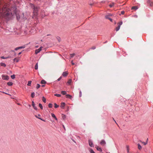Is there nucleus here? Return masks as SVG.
I'll return each instance as SVG.
<instances>
[{"label":"nucleus","instance_id":"nucleus-1","mask_svg":"<svg viewBox=\"0 0 153 153\" xmlns=\"http://www.w3.org/2000/svg\"><path fill=\"white\" fill-rule=\"evenodd\" d=\"M3 1L0 0V17L9 20L12 18L14 13L16 14V8L15 7H13L10 9L8 8L7 4H5L1 10V7L3 6Z\"/></svg>","mask_w":153,"mask_h":153},{"label":"nucleus","instance_id":"nucleus-2","mask_svg":"<svg viewBox=\"0 0 153 153\" xmlns=\"http://www.w3.org/2000/svg\"><path fill=\"white\" fill-rule=\"evenodd\" d=\"M31 5L32 7L33 8V9L34 14V15H36L39 10V8L37 7H35L34 5L32 4H31Z\"/></svg>","mask_w":153,"mask_h":153},{"label":"nucleus","instance_id":"nucleus-3","mask_svg":"<svg viewBox=\"0 0 153 153\" xmlns=\"http://www.w3.org/2000/svg\"><path fill=\"white\" fill-rule=\"evenodd\" d=\"M123 22L122 21L118 23L117 25H118V27H117L116 28V31H118L120 29V26L122 24Z\"/></svg>","mask_w":153,"mask_h":153},{"label":"nucleus","instance_id":"nucleus-4","mask_svg":"<svg viewBox=\"0 0 153 153\" xmlns=\"http://www.w3.org/2000/svg\"><path fill=\"white\" fill-rule=\"evenodd\" d=\"M88 144L89 146L91 147H94V145L93 143V142L92 140H88Z\"/></svg>","mask_w":153,"mask_h":153},{"label":"nucleus","instance_id":"nucleus-5","mask_svg":"<svg viewBox=\"0 0 153 153\" xmlns=\"http://www.w3.org/2000/svg\"><path fill=\"white\" fill-rule=\"evenodd\" d=\"M42 47H41L39 48L38 49H36L35 51V53L36 54L39 53L41 50Z\"/></svg>","mask_w":153,"mask_h":153},{"label":"nucleus","instance_id":"nucleus-6","mask_svg":"<svg viewBox=\"0 0 153 153\" xmlns=\"http://www.w3.org/2000/svg\"><path fill=\"white\" fill-rule=\"evenodd\" d=\"M111 15L109 14L108 15H107L105 16V18L106 19H108L110 20V21L111 22H112V19L110 18V16H111Z\"/></svg>","mask_w":153,"mask_h":153},{"label":"nucleus","instance_id":"nucleus-7","mask_svg":"<svg viewBox=\"0 0 153 153\" xmlns=\"http://www.w3.org/2000/svg\"><path fill=\"white\" fill-rule=\"evenodd\" d=\"M32 105L34 109H35L36 110H37V107L35 105V104L34 103L33 101V100L32 101Z\"/></svg>","mask_w":153,"mask_h":153},{"label":"nucleus","instance_id":"nucleus-8","mask_svg":"<svg viewBox=\"0 0 153 153\" xmlns=\"http://www.w3.org/2000/svg\"><path fill=\"white\" fill-rule=\"evenodd\" d=\"M2 79L4 80H7L9 79V77L7 76H5L4 75H2Z\"/></svg>","mask_w":153,"mask_h":153},{"label":"nucleus","instance_id":"nucleus-9","mask_svg":"<svg viewBox=\"0 0 153 153\" xmlns=\"http://www.w3.org/2000/svg\"><path fill=\"white\" fill-rule=\"evenodd\" d=\"M106 143L105 140H101L100 142V144L101 145H104L106 144Z\"/></svg>","mask_w":153,"mask_h":153},{"label":"nucleus","instance_id":"nucleus-10","mask_svg":"<svg viewBox=\"0 0 153 153\" xmlns=\"http://www.w3.org/2000/svg\"><path fill=\"white\" fill-rule=\"evenodd\" d=\"M65 103L64 102H62L61 103L60 107L62 109L64 108L65 106Z\"/></svg>","mask_w":153,"mask_h":153},{"label":"nucleus","instance_id":"nucleus-11","mask_svg":"<svg viewBox=\"0 0 153 153\" xmlns=\"http://www.w3.org/2000/svg\"><path fill=\"white\" fill-rule=\"evenodd\" d=\"M95 148L98 151L100 152H102V150L101 148L99 146H97V147H95Z\"/></svg>","mask_w":153,"mask_h":153},{"label":"nucleus","instance_id":"nucleus-12","mask_svg":"<svg viewBox=\"0 0 153 153\" xmlns=\"http://www.w3.org/2000/svg\"><path fill=\"white\" fill-rule=\"evenodd\" d=\"M25 46H21V47H18L16 48L15 49V50L16 51H17L19 49L24 48H25Z\"/></svg>","mask_w":153,"mask_h":153},{"label":"nucleus","instance_id":"nucleus-13","mask_svg":"<svg viewBox=\"0 0 153 153\" xmlns=\"http://www.w3.org/2000/svg\"><path fill=\"white\" fill-rule=\"evenodd\" d=\"M61 93V94L63 95H66L65 96H71L69 94H66V92L65 91H62Z\"/></svg>","mask_w":153,"mask_h":153},{"label":"nucleus","instance_id":"nucleus-14","mask_svg":"<svg viewBox=\"0 0 153 153\" xmlns=\"http://www.w3.org/2000/svg\"><path fill=\"white\" fill-rule=\"evenodd\" d=\"M51 115L52 117L53 118H54L55 120H57V119L56 117V116L53 113H51Z\"/></svg>","mask_w":153,"mask_h":153},{"label":"nucleus","instance_id":"nucleus-15","mask_svg":"<svg viewBox=\"0 0 153 153\" xmlns=\"http://www.w3.org/2000/svg\"><path fill=\"white\" fill-rule=\"evenodd\" d=\"M68 72L65 71V72H64L63 73L62 75L63 76L65 77V76H66L68 75Z\"/></svg>","mask_w":153,"mask_h":153},{"label":"nucleus","instance_id":"nucleus-16","mask_svg":"<svg viewBox=\"0 0 153 153\" xmlns=\"http://www.w3.org/2000/svg\"><path fill=\"white\" fill-rule=\"evenodd\" d=\"M148 140V138H147V139L146 142H142L141 141H140V142H142V143H143L144 145H146L147 144Z\"/></svg>","mask_w":153,"mask_h":153},{"label":"nucleus","instance_id":"nucleus-17","mask_svg":"<svg viewBox=\"0 0 153 153\" xmlns=\"http://www.w3.org/2000/svg\"><path fill=\"white\" fill-rule=\"evenodd\" d=\"M62 119L64 120H65V119L66 117V115L63 114H62Z\"/></svg>","mask_w":153,"mask_h":153},{"label":"nucleus","instance_id":"nucleus-18","mask_svg":"<svg viewBox=\"0 0 153 153\" xmlns=\"http://www.w3.org/2000/svg\"><path fill=\"white\" fill-rule=\"evenodd\" d=\"M138 145V148L140 150L142 148V146H141L140 144L139 143H138L137 144Z\"/></svg>","mask_w":153,"mask_h":153},{"label":"nucleus","instance_id":"nucleus-19","mask_svg":"<svg viewBox=\"0 0 153 153\" xmlns=\"http://www.w3.org/2000/svg\"><path fill=\"white\" fill-rule=\"evenodd\" d=\"M89 152L90 153H95L93 150L91 148H90L89 150Z\"/></svg>","mask_w":153,"mask_h":153},{"label":"nucleus","instance_id":"nucleus-20","mask_svg":"<svg viewBox=\"0 0 153 153\" xmlns=\"http://www.w3.org/2000/svg\"><path fill=\"white\" fill-rule=\"evenodd\" d=\"M48 107H49V108H52L53 107L52 104L51 103H49L48 104Z\"/></svg>","mask_w":153,"mask_h":153},{"label":"nucleus","instance_id":"nucleus-21","mask_svg":"<svg viewBox=\"0 0 153 153\" xmlns=\"http://www.w3.org/2000/svg\"><path fill=\"white\" fill-rule=\"evenodd\" d=\"M39 106L41 109H43V106L41 103H39Z\"/></svg>","mask_w":153,"mask_h":153},{"label":"nucleus","instance_id":"nucleus-22","mask_svg":"<svg viewBox=\"0 0 153 153\" xmlns=\"http://www.w3.org/2000/svg\"><path fill=\"white\" fill-rule=\"evenodd\" d=\"M138 9V7L137 6H134L132 7L131 8L132 10H136Z\"/></svg>","mask_w":153,"mask_h":153},{"label":"nucleus","instance_id":"nucleus-23","mask_svg":"<svg viewBox=\"0 0 153 153\" xmlns=\"http://www.w3.org/2000/svg\"><path fill=\"white\" fill-rule=\"evenodd\" d=\"M46 82L44 80H42L41 83L42 84H44L46 83Z\"/></svg>","mask_w":153,"mask_h":153},{"label":"nucleus","instance_id":"nucleus-24","mask_svg":"<svg viewBox=\"0 0 153 153\" xmlns=\"http://www.w3.org/2000/svg\"><path fill=\"white\" fill-rule=\"evenodd\" d=\"M126 149H127V153H129V146H128L127 145L126 146Z\"/></svg>","mask_w":153,"mask_h":153},{"label":"nucleus","instance_id":"nucleus-25","mask_svg":"<svg viewBox=\"0 0 153 153\" xmlns=\"http://www.w3.org/2000/svg\"><path fill=\"white\" fill-rule=\"evenodd\" d=\"M13 83L11 82H8L7 83V84L9 86H11L13 85Z\"/></svg>","mask_w":153,"mask_h":153},{"label":"nucleus","instance_id":"nucleus-26","mask_svg":"<svg viewBox=\"0 0 153 153\" xmlns=\"http://www.w3.org/2000/svg\"><path fill=\"white\" fill-rule=\"evenodd\" d=\"M54 107L55 108H57L59 107V105L57 104L56 103H54Z\"/></svg>","mask_w":153,"mask_h":153},{"label":"nucleus","instance_id":"nucleus-27","mask_svg":"<svg viewBox=\"0 0 153 153\" xmlns=\"http://www.w3.org/2000/svg\"><path fill=\"white\" fill-rule=\"evenodd\" d=\"M42 101H43L45 103L46 102V100L45 98L44 97V96H43L42 97Z\"/></svg>","mask_w":153,"mask_h":153},{"label":"nucleus","instance_id":"nucleus-28","mask_svg":"<svg viewBox=\"0 0 153 153\" xmlns=\"http://www.w3.org/2000/svg\"><path fill=\"white\" fill-rule=\"evenodd\" d=\"M71 82H72V79H69L68 82H67V83L69 84V85H70V84L71 83Z\"/></svg>","mask_w":153,"mask_h":153},{"label":"nucleus","instance_id":"nucleus-29","mask_svg":"<svg viewBox=\"0 0 153 153\" xmlns=\"http://www.w3.org/2000/svg\"><path fill=\"white\" fill-rule=\"evenodd\" d=\"M19 59L17 58H15L14 59V61L15 62H19Z\"/></svg>","mask_w":153,"mask_h":153},{"label":"nucleus","instance_id":"nucleus-30","mask_svg":"<svg viewBox=\"0 0 153 153\" xmlns=\"http://www.w3.org/2000/svg\"><path fill=\"white\" fill-rule=\"evenodd\" d=\"M1 59H7V58H10V57H9V56H8V57H4V56H1Z\"/></svg>","mask_w":153,"mask_h":153},{"label":"nucleus","instance_id":"nucleus-31","mask_svg":"<svg viewBox=\"0 0 153 153\" xmlns=\"http://www.w3.org/2000/svg\"><path fill=\"white\" fill-rule=\"evenodd\" d=\"M0 64H1V66H2L5 67L6 66V64L4 63H1Z\"/></svg>","mask_w":153,"mask_h":153},{"label":"nucleus","instance_id":"nucleus-32","mask_svg":"<svg viewBox=\"0 0 153 153\" xmlns=\"http://www.w3.org/2000/svg\"><path fill=\"white\" fill-rule=\"evenodd\" d=\"M35 69L36 70H37L38 69V63H37L35 65Z\"/></svg>","mask_w":153,"mask_h":153},{"label":"nucleus","instance_id":"nucleus-33","mask_svg":"<svg viewBox=\"0 0 153 153\" xmlns=\"http://www.w3.org/2000/svg\"><path fill=\"white\" fill-rule=\"evenodd\" d=\"M75 55V53L71 54L70 58H73Z\"/></svg>","mask_w":153,"mask_h":153},{"label":"nucleus","instance_id":"nucleus-34","mask_svg":"<svg viewBox=\"0 0 153 153\" xmlns=\"http://www.w3.org/2000/svg\"><path fill=\"white\" fill-rule=\"evenodd\" d=\"M66 97L71 100H72L73 98V96H66Z\"/></svg>","mask_w":153,"mask_h":153},{"label":"nucleus","instance_id":"nucleus-35","mask_svg":"<svg viewBox=\"0 0 153 153\" xmlns=\"http://www.w3.org/2000/svg\"><path fill=\"white\" fill-rule=\"evenodd\" d=\"M31 81H29L28 82V84H27V85L28 86H30L31 84Z\"/></svg>","mask_w":153,"mask_h":153},{"label":"nucleus","instance_id":"nucleus-36","mask_svg":"<svg viewBox=\"0 0 153 153\" xmlns=\"http://www.w3.org/2000/svg\"><path fill=\"white\" fill-rule=\"evenodd\" d=\"M35 117H36V118H38L39 119H40V120H43V121H45V120H43L42 119V118H40V117H38V116H37V115H35Z\"/></svg>","mask_w":153,"mask_h":153},{"label":"nucleus","instance_id":"nucleus-37","mask_svg":"<svg viewBox=\"0 0 153 153\" xmlns=\"http://www.w3.org/2000/svg\"><path fill=\"white\" fill-rule=\"evenodd\" d=\"M40 85L39 84H38L37 85V86H36V88L37 89H38L40 87Z\"/></svg>","mask_w":153,"mask_h":153},{"label":"nucleus","instance_id":"nucleus-38","mask_svg":"<svg viewBox=\"0 0 153 153\" xmlns=\"http://www.w3.org/2000/svg\"><path fill=\"white\" fill-rule=\"evenodd\" d=\"M114 5V3H112L111 4H109V6L111 7H112Z\"/></svg>","mask_w":153,"mask_h":153},{"label":"nucleus","instance_id":"nucleus-39","mask_svg":"<svg viewBox=\"0 0 153 153\" xmlns=\"http://www.w3.org/2000/svg\"><path fill=\"white\" fill-rule=\"evenodd\" d=\"M11 77L12 79H14L15 78V76L14 75H13L11 76Z\"/></svg>","mask_w":153,"mask_h":153},{"label":"nucleus","instance_id":"nucleus-40","mask_svg":"<svg viewBox=\"0 0 153 153\" xmlns=\"http://www.w3.org/2000/svg\"><path fill=\"white\" fill-rule=\"evenodd\" d=\"M125 13V12L124 11H122L121 12V14L122 15H123Z\"/></svg>","mask_w":153,"mask_h":153},{"label":"nucleus","instance_id":"nucleus-41","mask_svg":"<svg viewBox=\"0 0 153 153\" xmlns=\"http://www.w3.org/2000/svg\"><path fill=\"white\" fill-rule=\"evenodd\" d=\"M54 96H61V95L59 94H55L54 95Z\"/></svg>","mask_w":153,"mask_h":153},{"label":"nucleus","instance_id":"nucleus-42","mask_svg":"<svg viewBox=\"0 0 153 153\" xmlns=\"http://www.w3.org/2000/svg\"><path fill=\"white\" fill-rule=\"evenodd\" d=\"M61 78H62L61 77H59V78H58V79L57 80L58 81H60L61 80Z\"/></svg>","mask_w":153,"mask_h":153},{"label":"nucleus","instance_id":"nucleus-43","mask_svg":"<svg viewBox=\"0 0 153 153\" xmlns=\"http://www.w3.org/2000/svg\"><path fill=\"white\" fill-rule=\"evenodd\" d=\"M35 94L34 92H33L31 93V96H33Z\"/></svg>","mask_w":153,"mask_h":153},{"label":"nucleus","instance_id":"nucleus-44","mask_svg":"<svg viewBox=\"0 0 153 153\" xmlns=\"http://www.w3.org/2000/svg\"><path fill=\"white\" fill-rule=\"evenodd\" d=\"M96 48L95 47H94H94H93L92 48L93 49H95Z\"/></svg>","mask_w":153,"mask_h":153},{"label":"nucleus","instance_id":"nucleus-45","mask_svg":"<svg viewBox=\"0 0 153 153\" xmlns=\"http://www.w3.org/2000/svg\"><path fill=\"white\" fill-rule=\"evenodd\" d=\"M71 62L72 64V65H74V63L73 62V61H72Z\"/></svg>","mask_w":153,"mask_h":153},{"label":"nucleus","instance_id":"nucleus-46","mask_svg":"<svg viewBox=\"0 0 153 153\" xmlns=\"http://www.w3.org/2000/svg\"><path fill=\"white\" fill-rule=\"evenodd\" d=\"M72 141H73L74 142V143H76V141H75V140H73V139H72Z\"/></svg>","mask_w":153,"mask_h":153},{"label":"nucleus","instance_id":"nucleus-47","mask_svg":"<svg viewBox=\"0 0 153 153\" xmlns=\"http://www.w3.org/2000/svg\"><path fill=\"white\" fill-rule=\"evenodd\" d=\"M17 104L18 105H21V104L20 103H17Z\"/></svg>","mask_w":153,"mask_h":153},{"label":"nucleus","instance_id":"nucleus-48","mask_svg":"<svg viewBox=\"0 0 153 153\" xmlns=\"http://www.w3.org/2000/svg\"><path fill=\"white\" fill-rule=\"evenodd\" d=\"M28 106H29L30 107H31V105H30V104H28Z\"/></svg>","mask_w":153,"mask_h":153},{"label":"nucleus","instance_id":"nucleus-49","mask_svg":"<svg viewBox=\"0 0 153 153\" xmlns=\"http://www.w3.org/2000/svg\"><path fill=\"white\" fill-rule=\"evenodd\" d=\"M58 40L59 41V42L60 41V38H59L58 39Z\"/></svg>","mask_w":153,"mask_h":153},{"label":"nucleus","instance_id":"nucleus-50","mask_svg":"<svg viewBox=\"0 0 153 153\" xmlns=\"http://www.w3.org/2000/svg\"><path fill=\"white\" fill-rule=\"evenodd\" d=\"M21 53H21V52H20L19 53H18V55H19Z\"/></svg>","mask_w":153,"mask_h":153},{"label":"nucleus","instance_id":"nucleus-51","mask_svg":"<svg viewBox=\"0 0 153 153\" xmlns=\"http://www.w3.org/2000/svg\"><path fill=\"white\" fill-rule=\"evenodd\" d=\"M38 116H39V117H40V116H41V115H40V114H38Z\"/></svg>","mask_w":153,"mask_h":153},{"label":"nucleus","instance_id":"nucleus-52","mask_svg":"<svg viewBox=\"0 0 153 153\" xmlns=\"http://www.w3.org/2000/svg\"><path fill=\"white\" fill-rule=\"evenodd\" d=\"M114 121H115V123L117 124V125H118L117 124V123H116V121H115V120H114Z\"/></svg>","mask_w":153,"mask_h":153},{"label":"nucleus","instance_id":"nucleus-53","mask_svg":"<svg viewBox=\"0 0 153 153\" xmlns=\"http://www.w3.org/2000/svg\"><path fill=\"white\" fill-rule=\"evenodd\" d=\"M11 98L13 99H15V98H13V97H11Z\"/></svg>","mask_w":153,"mask_h":153},{"label":"nucleus","instance_id":"nucleus-54","mask_svg":"<svg viewBox=\"0 0 153 153\" xmlns=\"http://www.w3.org/2000/svg\"><path fill=\"white\" fill-rule=\"evenodd\" d=\"M16 17H17V19H18V16L17 15H16Z\"/></svg>","mask_w":153,"mask_h":153},{"label":"nucleus","instance_id":"nucleus-55","mask_svg":"<svg viewBox=\"0 0 153 153\" xmlns=\"http://www.w3.org/2000/svg\"><path fill=\"white\" fill-rule=\"evenodd\" d=\"M3 93V94H6V93H4V92Z\"/></svg>","mask_w":153,"mask_h":153},{"label":"nucleus","instance_id":"nucleus-56","mask_svg":"<svg viewBox=\"0 0 153 153\" xmlns=\"http://www.w3.org/2000/svg\"><path fill=\"white\" fill-rule=\"evenodd\" d=\"M33 98H34V96H31Z\"/></svg>","mask_w":153,"mask_h":153},{"label":"nucleus","instance_id":"nucleus-57","mask_svg":"<svg viewBox=\"0 0 153 153\" xmlns=\"http://www.w3.org/2000/svg\"><path fill=\"white\" fill-rule=\"evenodd\" d=\"M63 127H64V128L65 129L64 126V125H63Z\"/></svg>","mask_w":153,"mask_h":153},{"label":"nucleus","instance_id":"nucleus-58","mask_svg":"<svg viewBox=\"0 0 153 153\" xmlns=\"http://www.w3.org/2000/svg\"><path fill=\"white\" fill-rule=\"evenodd\" d=\"M38 47V46H36V48H37Z\"/></svg>","mask_w":153,"mask_h":153},{"label":"nucleus","instance_id":"nucleus-59","mask_svg":"<svg viewBox=\"0 0 153 153\" xmlns=\"http://www.w3.org/2000/svg\"><path fill=\"white\" fill-rule=\"evenodd\" d=\"M44 85H42V87H44Z\"/></svg>","mask_w":153,"mask_h":153},{"label":"nucleus","instance_id":"nucleus-60","mask_svg":"<svg viewBox=\"0 0 153 153\" xmlns=\"http://www.w3.org/2000/svg\"><path fill=\"white\" fill-rule=\"evenodd\" d=\"M113 120H114H114H115L114 118H113Z\"/></svg>","mask_w":153,"mask_h":153},{"label":"nucleus","instance_id":"nucleus-61","mask_svg":"<svg viewBox=\"0 0 153 153\" xmlns=\"http://www.w3.org/2000/svg\"><path fill=\"white\" fill-rule=\"evenodd\" d=\"M80 93L81 94V91H80Z\"/></svg>","mask_w":153,"mask_h":153},{"label":"nucleus","instance_id":"nucleus-62","mask_svg":"<svg viewBox=\"0 0 153 153\" xmlns=\"http://www.w3.org/2000/svg\"><path fill=\"white\" fill-rule=\"evenodd\" d=\"M106 153H110V152H106Z\"/></svg>","mask_w":153,"mask_h":153}]
</instances>
